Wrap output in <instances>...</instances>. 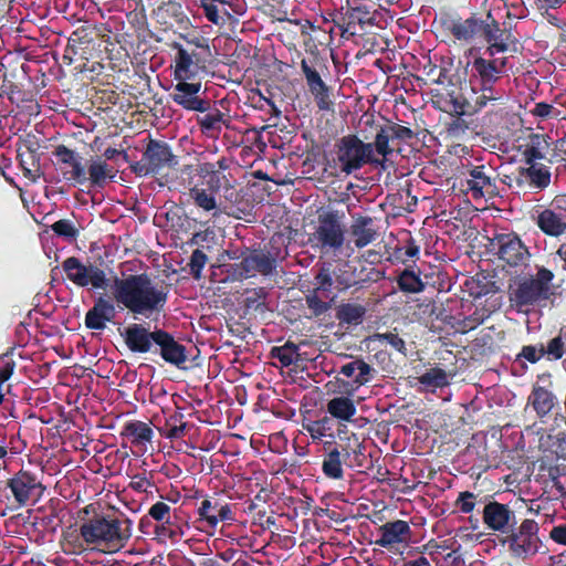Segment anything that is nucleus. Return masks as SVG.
Returning <instances> with one entry per match:
<instances>
[{
    "mask_svg": "<svg viewBox=\"0 0 566 566\" xmlns=\"http://www.w3.org/2000/svg\"><path fill=\"white\" fill-rule=\"evenodd\" d=\"M171 48L176 50L174 59V77L176 81L192 80L199 72L200 59L196 52H189L180 43L174 42Z\"/></svg>",
    "mask_w": 566,
    "mask_h": 566,
    "instance_id": "obj_25",
    "label": "nucleus"
},
{
    "mask_svg": "<svg viewBox=\"0 0 566 566\" xmlns=\"http://www.w3.org/2000/svg\"><path fill=\"white\" fill-rule=\"evenodd\" d=\"M476 495L472 492H461L455 501V505L461 513H471L475 507Z\"/></svg>",
    "mask_w": 566,
    "mask_h": 566,
    "instance_id": "obj_63",
    "label": "nucleus"
},
{
    "mask_svg": "<svg viewBox=\"0 0 566 566\" xmlns=\"http://www.w3.org/2000/svg\"><path fill=\"white\" fill-rule=\"evenodd\" d=\"M335 277V289L345 291L352 286L359 284L360 280L357 277L354 268L348 263L338 265L333 271Z\"/></svg>",
    "mask_w": 566,
    "mask_h": 566,
    "instance_id": "obj_47",
    "label": "nucleus"
},
{
    "mask_svg": "<svg viewBox=\"0 0 566 566\" xmlns=\"http://www.w3.org/2000/svg\"><path fill=\"white\" fill-rule=\"evenodd\" d=\"M155 354H158L164 361L177 368H185L188 360L186 346L177 342L172 334L160 328L155 344Z\"/></svg>",
    "mask_w": 566,
    "mask_h": 566,
    "instance_id": "obj_21",
    "label": "nucleus"
},
{
    "mask_svg": "<svg viewBox=\"0 0 566 566\" xmlns=\"http://www.w3.org/2000/svg\"><path fill=\"white\" fill-rule=\"evenodd\" d=\"M184 418L181 411H174L166 418L165 426L158 429L160 434L170 440L184 438L187 429V422L184 421Z\"/></svg>",
    "mask_w": 566,
    "mask_h": 566,
    "instance_id": "obj_42",
    "label": "nucleus"
},
{
    "mask_svg": "<svg viewBox=\"0 0 566 566\" xmlns=\"http://www.w3.org/2000/svg\"><path fill=\"white\" fill-rule=\"evenodd\" d=\"M326 410L333 418L342 421H350L357 411L354 401L344 396L332 398L327 402Z\"/></svg>",
    "mask_w": 566,
    "mask_h": 566,
    "instance_id": "obj_39",
    "label": "nucleus"
},
{
    "mask_svg": "<svg viewBox=\"0 0 566 566\" xmlns=\"http://www.w3.org/2000/svg\"><path fill=\"white\" fill-rule=\"evenodd\" d=\"M378 538L375 544L394 549L397 545L407 544L411 537V528L408 522L402 520L390 521L378 528Z\"/></svg>",
    "mask_w": 566,
    "mask_h": 566,
    "instance_id": "obj_24",
    "label": "nucleus"
},
{
    "mask_svg": "<svg viewBox=\"0 0 566 566\" xmlns=\"http://www.w3.org/2000/svg\"><path fill=\"white\" fill-rule=\"evenodd\" d=\"M449 96L452 111L461 116L476 114L486 107L488 104L494 105L502 99L503 94L500 90L494 87V84H480V92H476L475 87L471 86L470 96L464 94L455 95L454 91H452Z\"/></svg>",
    "mask_w": 566,
    "mask_h": 566,
    "instance_id": "obj_9",
    "label": "nucleus"
},
{
    "mask_svg": "<svg viewBox=\"0 0 566 566\" xmlns=\"http://www.w3.org/2000/svg\"><path fill=\"white\" fill-rule=\"evenodd\" d=\"M530 401L538 417L548 415L554 407V395L544 387L536 386L530 396Z\"/></svg>",
    "mask_w": 566,
    "mask_h": 566,
    "instance_id": "obj_43",
    "label": "nucleus"
},
{
    "mask_svg": "<svg viewBox=\"0 0 566 566\" xmlns=\"http://www.w3.org/2000/svg\"><path fill=\"white\" fill-rule=\"evenodd\" d=\"M197 514L199 521L205 522L211 528H216L220 522L235 521L232 505L223 503L216 496H206L197 507Z\"/></svg>",
    "mask_w": 566,
    "mask_h": 566,
    "instance_id": "obj_19",
    "label": "nucleus"
},
{
    "mask_svg": "<svg viewBox=\"0 0 566 566\" xmlns=\"http://www.w3.org/2000/svg\"><path fill=\"white\" fill-rule=\"evenodd\" d=\"M373 367L361 358L346 363L339 369V374L347 378H354L353 381L356 387H360L369 382L373 378Z\"/></svg>",
    "mask_w": 566,
    "mask_h": 566,
    "instance_id": "obj_33",
    "label": "nucleus"
},
{
    "mask_svg": "<svg viewBox=\"0 0 566 566\" xmlns=\"http://www.w3.org/2000/svg\"><path fill=\"white\" fill-rule=\"evenodd\" d=\"M339 458L343 462H347L348 459L364 457V448L361 447L358 437L353 434L352 438L348 439L346 444H338Z\"/></svg>",
    "mask_w": 566,
    "mask_h": 566,
    "instance_id": "obj_54",
    "label": "nucleus"
},
{
    "mask_svg": "<svg viewBox=\"0 0 566 566\" xmlns=\"http://www.w3.org/2000/svg\"><path fill=\"white\" fill-rule=\"evenodd\" d=\"M180 80L172 86L170 97L175 104L186 111L205 113L210 109V101L200 95L201 82Z\"/></svg>",
    "mask_w": 566,
    "mask_h": 566,
    "instance_id": "obj_12",
    "label": "nucleus"
},
{
    "mask_svg": "<svg viewBox=\"0 0 566 566\" xmlns=\"http://www.w3.org/2000/svg\"><path fill=\"white\" fill-rule=\"evenodd\" d=\"M483 21L475 14L468 19L446 15L441 18L440 24L443 31L450 33L457 41L470 43L476 34L481 33Z\"/></svg>",
    "mask_w": 566,
    "mask_h": 566,
    "instance_id": "obj_18",
    "label": "nucleus"
},
{
    "mask_svg": "<svg viewBox=\"0 0 566 566\" xmlns=\"http://www.w3.org/2000/svg\"><path fill=\"white\" fill-rule=\"evenodd\" d=\"M87 181L91 186L102 188L108 178H113L112 168L101 157L92 159L86 170Z\"/></svg>",
    "mask_w": 566,
    "mask_h": 566,
    "instance_id": "obj_40",
    "label": "nucleus"
},
{
    "mask_svg": "<svg viewBox=\"0 0 566 566\" xmlns=\"http://www.w3.org/2000/svg\"><path fill=\"white\" fill-rule=\"evenodd\" d=\"M374 338L379 343H386L390 345L398 353L405 356L407 355L406 343L397 333H377L374 335Z\"/></svg>",
    "mask_w": 566,
    "mask_h": 566,
    "instance_id": "obj_59",
    "label": "nucleus"
},
{
    "mask_svg": "<svg viewBox=\"0 0 566 566\" xmlns=\"http://www.w3.org/2000/svg\"><path fill=\"white\" fill-rule=\"evenodd\" d=\"M202 116H197V124L201 133L207 137L218 138L224 124V114L219 108H210Z\"/></svg>",
    "mask_w": 566,
    "mask_h": 566,
    "instance_id": "obj_36",
    "label": "nucleus"
},
{
    "mask_svg": "<svg viewBox=\"0 0 566 566\" xmlns=\"http://www.w3.org/2000/svg\"><path fill=\"white\" fill-rule=\"evenodd\" d=\"M481 33L489 46L484 54L493 57L496 53L509 51L510 44H515L516 39L511 30L501 29L500 23L493 18L491 12L486 14L483 21Z\"/></svg>",
    "mask_w": 566,
    "mask_h": 566,
    "instance_id": "obj_16",
    "label": "nucleus"
},
{
    "mask_svg": "<svg viewBox=\"0 0 566 566\" xmlns=\"http://www.w3.org/2000/svg\"><path fill=\"white\" fill-rule=\"evenodd\" d=\"M322 471L328 479L340 480L344 476L343 461L338 448L331 449L324 457Z\"/></svg>",
    "mask_w": 566,
    "mask_h": 566,
    "instance_id": "obj_46",
    "label": "nucleus"
},
{
    "mask_svg": "<svg viewBox=\"0 0 566 566\" xmlns=\"http://www.w3.org/2000/svg\"><path fill=\"white\" fill-rule=\"evenodd\" d=\"M366 23H371L369 11L365 7H349L342 17L343 33L357 34V27L364 30Z\"/></svg>",
    "mask_w": 566,
    "mask_h": 566,
    "instance_id": "obj_35",
    "label": "nucleus"
},
{
    "mask_svg": "<svg viewBox=\"0 0 566 566\" xmlns=\"http://www.w3.org/2000/svg\"><path fill=\"white\" fill-rule=\"evenodd\" d=\"M507 57L503 59H485L478 56L472 62L471 70V84L474 85V80L480 84L489 85L495 84L505 72Z\"/></svg>",
    "mask_w": 566,
    "mask_h": 566,
    "instance_id": "obj_23",
    "label": "nucleus"
},
{
    "mask_svg": "<svg viewBox=\"0 0 566 566\" xmlns=\"http://www.w3.org/2000/svg\"><path fill=\"white\" fill-rule=\"evenodd\" d=\"M316 65H317L316 59H314V61H308L306 59H303L301 61V70L306 80V84H307L310 93L314 92V90H316V88L322 90L323 86L327 85L323 81L319 72L316 69Z\"/></svg>",
    "mask_w": 566,
    "mask_h": 566,
    "instance_id": "obj_48",
    "label": "nucleus"
},
{
    "mask_svg": "<svg viewBox=\"0 0 566 566\" xmlns=\"http://www.w3.org/2000/svg\"><path fill=\"white\" fill-rule=\"evenodd\" d=\"M276 268V259L266 250L245 249L238 264L240 276L270 275Z\"/></svg>",
    "mask_w": 566,
    "mask_h": 566,
    "instance_id": "obj_14",
    "label": "nucleus"
},
{
    "mask_svg": "<svg viewBox=\"0 0 566 566\" xmlns=\"http://www.w3.org/2000/svg\"><path fill=\"white\" fill-rule=\"evenodd\" d=\"M298 346L291 340H287L282 346H274L270 352V356L273 359H277L282 367H290L297 365L300 360Z\"/></svg>",
    "mask_w": 566,
    "mask_h": 566,
    "instance_id": "obj_44",
    "label": "nucleus"
},
{
    "mask_svg": "<svg viewBox=\"0 0 566 566\" xmlns=\"http://www.w3.org/2000/svg\"><path fill=\"white\" fill-rule=\"evenodd\" d=\"M333 167L339 174L350 176L366 165L384 166V160L370 153V144H366L356 134H347L334 144Z\"/></svg>",
    "mask_w": 566,
    "mask_h": 566,
    "instance_id": "obj_3",
    "label": "nucleus"
},
{
    "mask_svg": "<svg viewBox=\"0 0 566 566\" xmlns=\"http://www.w3.org/2000/svg\"><path fill=\"white\" fill-rule=\"evenodd\" d=\"M15 368V361L12 356L9 354H4L0 356V405H2L4 399V394L2 391L3 384L10 379Z\"/></svg>",
    "mask_w": 566,
    "mask_h": 566,
    "instance_id": "obj_56",
    "label": "nucleus"
},
{
    "mask_svg": "<svg viewBox=\"0 0 566 566\" xmlns=\"http://www.w3.org/2000/svg\"><path fill=\"white\" fill-rule=\"evenodd\" d=\"M156 22L163 27L164 30H188L191 27V21L187 15L184 7L176 0H168L163 2L157 9L154 10Z\"/></svg>",
    "mask_w": 566,
    "mask_h": 566,
    "instance_id": "obj_20",
    "label": "nucleus"
},
{
    "mask_svg": "<svg viewBox=\"0 0 566 566\" xmlns=\"http://www.w3.org/2000/svg\"><path fill=\"white\" fill-rule=\"evenodd\" d=\"M120 436L129 440L133 446L145 447L150 443L154 438V431L151 427L140 420L127 421L122 431Z\"/></svg>",
    "mask_w": 566,
    "mask_h": 566,
    "instance_id": "obj_31",
    "label": "nucleus"
},
{
    "mask_svg": "<svg viewBox=\"0 0 566 566\" xmlns=\"http://www.w3.org/2000/svg\"><path fill=\"white\" fill-rule=\"evenodd\" d=\"M524 358L531 364L537 363L542 357H544V345L541 344L539 347L533 345H525L522 347L521 353L517 355V358Z\"/></svg>",
    "mask_w": 566,
    "mask_h": 566,
    "instance_id": "obj_64",
    "label": "nucleus"
},
{
    "mask_svg": "<svg viewBox=\"0 0 566 566\" xmlns=\"http://www.w3.org/2000/svg\"><path fill=\"white\" fill-rule=\"evenodd\" d=\"M113 296L118 305L135 317L149 318L160 313L168 301V291L147 273L115 276Z\"/></svg>",
    "mask_w": 566,
    "mask_h": 566,
    "instance_id": "obj_2",
    "label": "nucleus"
},
{
    "mask_svg": "<svg viewBox=\"0 0 566 566\" xmlns=\"http://www.w3.org/2000/svg\"><path fill=\"white\" fill-rule=\"evenodd\" d=\"M314 285L313 291L328 296V293H331L333 286H335V277L329 265H324L318 270L314 276Z\"/></svg>",
    "mask_w": 566,
    "mask_h": 566,
    "instance_id": "obj_50",
    "label": "nucleus"
},
{
    "mask_svg": "<svg viewBox=\"0 0 566 566\" xmlns=\"http://www.w3.org/2000/svg\"><path fill=\"white\" fill-rule=\"evenodd\" d=\"M208 262V256L202 249H196L192 251L190 261L188 263L189 272L193 279L200 280L202 276V270Z\"/></svg>",
    "mask_w": 566,
    "mask_h": 566,
    "instance_id": "obj_57",
    "label": "nucleus"
},
{
    "mask_svg": "<svg viewBox=\"0 0 566 566\" xmlns=\"http://www.w3.org/2000/svg\"><path fill=\"white\" fill-rule=\"evenodd\" d=\"M303 429L310 433L313 440H321L333 430V419L324 416L318 420L303 423Z\"/></svg>",
    "mask_w": 566,
    "mask_h": 566,
    "instance_id": "obj_51",
    "label": "nucleus"
},
{
    "mask_svg": "<svg viewBox=\"0 0 566 566\" xmlns=\"http://www.w3.org/2000/svg\"><path fill=\"white\" fill-rule=\"evenodd\" d=\"M499 258L511 266L525 265L531 256L516 233H501L494 238Z\"/></svg>",
    "mask_w": 566,
    "mask_h": 566,
    "instance_id": "obj_17",
    "label": "nucleus"
},
{
    "mask_svg": "<svg viewBox=\"0 0 566 566\" xmlns=\"http://www.w3.org/2000/svg\"><path fill=\"white\" fill-rule=\"evenodd\" d=\"M159 327L149 328L148 324L133 323L125 327L122 337L126 347L134 354L156 353L155 344Z\"/></svg>",
    "mask_w": 566,
    "mask_h": 566,
    "instance_id": "obj_13",
    "label": "nucleus"
},
{
    "mask_svg": "<svg viewBox=\"0 0 566 566\" xmlns=\"http://www.w3.org/2000/svg\"><path fill=\"white\" fill-rule=\"evenodd\" d=\"M564 354V342L560 336L552 338L547 346H544V356H547V358L551 360L560 359Z\"/></svg>",
    "mask_w": 566,
    "mask_h": 566,
    "instance_id": "obj_61",
    "label": "nucleus"
},
{
    "mask_svg": "<svg viewBox=\"0 0 566 566\" xmlns=\"http://www.w3.org/2000/svg\"><path fill=\"white\" fill-rule=\"evenodd\" d=\"M520 176L528 180L532 188L543 190L551 184L549 168L543 164L531 165L528 167H521L518 169Z\"/></svg>",
    "mask_w": 566,
    "mask_h": 566,
    "instance_id": "obj_37",
    "label": "nucleus"
},
{
    "mask_svg": "<svg viewBox=\"0 0 566 566\" xmlns=\"http://www.w3.org/2000/svg\"><path fill=\"white\" fill-rule=\"evenodd\" d=\"M554 276L551 270L539 268L535 275L517 279L509 287L511 305L522 311L525 307L546 302L554 294L552 285Z\"/></svg>",
    "mask_w": 566,
    "mask_h": 566,
    "instance_id": "obj_4",
    "label": "nucleus"
},
{
    "mask_svg": "<svg viewBox=\"0 0 566 566\" xmlns=\"http://www.w3.org/2000/svg\"><path fill=\"white\" fill-rule=\"evenodd\" d=\"M350 234L357 248L361 249L370 244L377 237L373 218L369 216L354 217V221L350 226Z\"/></svg>",
    "mask_w": 566,
    "mask_h": 566,
    "instance_id": "obj_30",
    "label": "nucleus"
},
{
    "mask_svg": "<svg viewBox=\"0 0 566 566\" xmlns=\"http://www.w3.org/2000/svg\"><path fill=\"white\" fill-rule=\"evenodd\" d=\"M365 314V306L356 303H343L336 308V318L340 325H359L363 323Z\"/></svg>",
    "mask_w": 566,
    "mask_h": 566,
    "instance_id": "obj_41",
    "label": "nucleus"
},
{
    "mask_svg": "<svg viewBox=\"0 0 566 566\" xmlns=\"http://www.w3.org/2000/svg\"><path fill=\"white\" fill-rule=\"evenodd\" d=\"M310 241L323 253H335L344 247L345 228L336 211L318 214L317 226L311 234Z\"/></svg>",
    "mask_w": 566,
    "mask_h": 566,
    "instance_id": "obj_6",
    "label": "nucleus"
},
{
    "mask_svg": "<svg viewBox=\"0 0 566 566\" xmlns=\"http://www.w3.org/2000/svg\"><path fill=\"white\" fill-rule=\"evenodd\" d=\"M12 495V506L22 509L34 504L43 495L45 486L36 473L21 469L8 479Z\"/></svg>",
    "mask_w": 566,
    "mask_h": 566,
    "instance_id": "obj_8",
    "label": "nucleus"
},
{
    "mask_svg": "<svg viewBox=\"0 0 566 566\" xmlns=\"http://www.w3.org/2000/svg\"><path fill=\"white\" fill-rule=\"evenodd\" d=\"M418 381L426 387L442 388L449 385V376L444 369L433 367L418 377Z\"/></svg>",
    "mask_w": 566,
    "mask_h": 566,
    "instance_id": "obj_49",
    "label": "nucleus"
},
{
    "mask_svg": "<svg viewBox=\"0 0 566 566\" xmlns=\"http://www.w3.org/2000/svg\"><path fill=\"white\" fill-rule=\"evenodd\" d=\"M188 195L192 203L203 212H211L213 217L221 213L217 202V193L197 184L189 189Z\"/></svg>",
    "mask_w": 566,
    "mask_h": 566,
    "instance_id": "obj_32",
    "label": "nucleus"
},
{
    "mask_svg": "<svg viewBox=\"0 0 566 566\" xmlns=\"http://www.w3.org/2000/svg\"><path fill=\"white\" fill-rule=\"evenodd\" d=\"M482 518L486 528L501 537L517 524L516 514L511 506L497 501H491L484 505Z\"/></svg>",
    "mask_w": 566,
    "mask_h": 566,
    "instance_id": "obj_15",
    "label": "nucleus"
},
{
    "mask_svg": "<svg viewBox=\"0 0 566 566\" xmlns=\"http://www.w3.org/2000/svg\"><path fill=\"white\" fill-rule=\"evenodd\" d=\"M370 123L376 130L374 142L369 143L370 153L381 156L380 159L384 161L395 151L394 145L396 143H408L417 136L411 128L391 120H386L382 125L375 124L374 119Z\"/></svg>",
    "mask_w": 566,
    "mask_h": 566,
    "instance_id": "obj_7",
    "label": "nucleus"
},
{
    "mask_svg": "<svg viewBox=\"0 0 566 566\" xmlns=\"http://www.w3.org/2000/svg\"><path fill=\"white\" fill-rule=\"evenodd\" d=\"M315 104L319 111L329 112L334 109V101L332 99V88L328 85L323 88H316L311 92Z\"/></svg>",
    "mask_w": 566,
    "mask_h": 566,
    "instance_id": "obj_55",
    "label": "nucleus"
},
{
    "mask_svg": "<svg viewBox=\"0 0 566 566\" xmlns=\"http://www.w3.org/2000/svg\"><path fill=\"white\" fill-rule=\"evenodd\" d=\"M538 531L539 527L536 521L524 518L502 536L500 542L503 546L507 547V552L512 557L525 560L536 555L539 551L542 542Z\"/></svg>",
    "mask_w": 566,
    "mask_h": 566,
    "instance_id": "obj_5",
    "label": "nucleus"
},
{
    "mask_svg": "<svg viewBox=\"0 0 566 566\" xmlns=\"http://www.w3.org/2000/svg\"><path fill=\"white\" fill-rule=\"evenodd\" d=\"M397 284L401 292L416 294L424 290L426 284L412 269L406 268L397 277Z\"/></svg>",
    "mask_w": 566,
    "mask_h": 566,
    "instance_id": "obj_45",
    "label": "nucleus"
},
{
    "mask_svg": "<svg viewBox=\"0 0 566 566\" xmlns=\"http://www.w3.org/2000/svg\"><path fill=\"white\" fill-rule=\"evenodd\" d=\"M143 154L156 175L165 168H175L178 165L177 156L172 153L168 143L164 140L148 138Z\"/></svg>",
    "mask_w": 566,
    "mask_h": 566,
    "instance_id": "obj_22",
    "label": "nucleus"
},
{
    "mask_svg": "<svg viewBox=\"0 0 566 566\" xmlns=\"http://www.w3.org/2000/svg\"><path fill=\"white\" fill-rule=\"evenodd\" d=\"M542 446L545 452L555 455L556 459L566 460V436L564 433L547 436V439Z\"/></svg>",
    "mask_w": 566,
    "mask_h": 566,
    "instance_id": "obj_52",
    "label": "nucleus"
},
{
    "mask_svg": "<svg viewBox=\"0 0 566 566\" xmlns=\"http://www.w3.org/2000/svg\"><path fill=\"white\" fill-rule=\"evenodd\" d=\"M115 314L114 304L108 298L99 296L85 314V326L88 329L102 331L106 327V323L115 317Z\"/></svg>",
    "mask_w": 566,
    "mask_h": 566,
    "instance_id": "obj_27",
    "label": "nucleus"
},
{
    "mask_svg": "<svg viewBox=\"0 0 566 566\" xmlns=\"http://www.w3.org/2000/svg\"><path fill=\"white\" fill-rule=\"evenodd\" d=\"M213 169L214 167L209 161L200 163L197 166V174L202 179V182L199 185L218 195L222 184L228 182V179L221 171Z\"/></svg>",
    "mask_w": 566,
    "mask_h": 566,
    "instance_id": "obj_38",
    "label": "nucleus"
},
{
    "mask_svg": "<svg viewBox=\"0 0 566 566\" xmlns=\"http://www.w3.org/2000/svg\"><path fill=\"white\" fill-rule=\"evenodd\" d=\"M62 269L70 280L77 287L91 285L96 290H105L108 286V279L103 269L95 264L85 265L78 258L69 256L62 262Z\"/></svg>",
    "mask_w": 566,
    "mask_h": 566,
    "instance_id": "obj_10",
    "label": "nucleus"
},
{
    "mask_svg": "<svg viewBox=\"0 0 566 566\" xmlns=\"http://www.w3.org/2000/svg\"><path fill=\"white\" fill-rule=\"evenodd\" d=\"M52 154L56 158L55 167L66 182L74 186L87 182L83 157L77 151L61 144L54 148Z\"/></svg>",
    "mask_w": 566,
    "mask_h": 566,
    "instance_id": "obj_11",
    "label": "nucleus"
},
{
    "mask_svg": "<svg viewBox=\"0 0 566 566\" xmlns=\"http://www.w3.org/2000/svg\"><path fill=\"white\" fill-rule=\"evenodd\" d=\"M52 231L61 238L67 239L69 241L75 240L78 235V230L74 223L67 219H60L51 226Z\"/></svg>",
    "mask_w": 566,
    "mask_h": 566,
    "instance_id": "obj_58",
    "label": "nucleus"
},
{
    "mask_svg": "<svg viewBox=\"0 0 566 566\" xmlns=\"http://www.w3.org/2000/svg\"><path fill=\"white\" fill-rule=\"evenodd\" d=\"M148 515L157 522H170V506L165 502H156L148 510Z\"/></svg>",
    "mask_w": 566,
    "mask_h": 566,
    "instance_id": "obj_62",
    "label": "nucleus"
},
{
    "mask_svg": "<svg viewBox=\"0 0 566 566\" xmlns=\"http://www.w3.org/2000/svg\"><path fill=\"white\" fill-rule=\"evenodd\" d=\"M133 522L126 517L106 514H94L83 520L76 532L63 534L70 549L66 553H82L90 549L114 552L123 548L132 537Z\"/></svg>",
    "mask_w": 566,
    "mask_h": 566,
    "instance_id": "obj_1",
    "label": "nucleus"
},
{
    "mask_svg": "<svg viewBox=\"0 0 566 566\" xmlns=\"http://www.w3.org/2000/svg\"><path fill=\"white\" fill-rule=\"evenodd\" d=\"M333 301H334V297L328 302L323 301L319 297V293H317L313 290L308 294L305 295V302H306L307 308L311 311L312 315L315 317H318V316L325 314L332 307Z\"/></svg>",
    "mask_w": 566,
    "mask_h": 566,
    "instance_id": "obj_53",
    "label": "nucleus"
},
{
    "mask_svg": "<svg viewBox=\"0 0 566 566\" xmlns=\"http://www.w3.org/2000/svg\"><path fill=\"white\" fill-rule=\"evenodd\" d=\"M199 8L202 9L203 17L218 27L226 25L232 18V4L229 0H200Z\"/></svg>",
    "mask_w": 566,
    "mask_h": 566,
    "instance_id": "obj_28",
    "label": "nucleus"
},
{
    "mask_svg": "<svg viewBox=\"0 0 566 566\" xmlns=\"http://www.w3.org/2000/svg\"><path fill=\"white\" fill-rule=\"evenodd\" d=\"M538 228L547 235L559 237L566 232V220L557 211L545 209L537 217Z\"/></svg>",
    "mask_w": 566,
    "mask_h": 566,
    "instance_id": "obj_34",
    "label": "nucleus"
},
{
    "mask_svg": "<svg viewBox=\"0 0 566 566\" xmlns=\"http://www.w3.org/2000/svg\"><path fill=\"white\" fill-rule=\"evenodd\" d=\"M468 190L471 191L474 199L483 198L485 193H493L495 189L494 180L484 171V166H475L468 172Z\"/></svg>",
    "mask_w": 566,
    "mask_h": 566,
    "instance_id": "obj_29",
    "label": "nucleus"
},
{
    "mask_svg": "<svg viewBox=\"0 0 566 566\" xmlns=\"http://www.w3.org/2000/svg\"><path fill=\"white\" fill-rule=\"evenodd\" d=\"M266 292L263 287L253 290L244 298V305L248 310L263 311L265 306Z\"/></svg>",
    "mask_w": 566,
    "mask_h": 566,
    "instance_id": "obj_60",
    "label": "nucleus"
},
{
    "mask_svg": "<svg viewBox=\"0 0 566 566\" xmlns=\"http://www.w3.org/2000/svg\"><path fill=\"white\" fill-rule=\"evenodd\" d=\"M17 159L23 171V176L32 182H36L44 176L41 169V154L38 151L36 144L25 142L17 149Z\"/></svg>",
    "mask_w": 566,
    "mask_h": 566,
    "instance_id": "obj_26",
    "label": "nucleus"
}]
</instances>
